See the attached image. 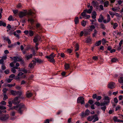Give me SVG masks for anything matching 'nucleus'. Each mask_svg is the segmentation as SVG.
I'll return each mask as SVG.
<instances>
[{
	"label": "nucleus",
	"instance_id": "obj_51",
	"mask_svg": "<svg viewBox=\"0 0 123 123\" xmlns=\"http://www.w3.org/2000/svg\"><path fill=\"white\" fill-rule=\"evenodd\" d=\"M6 109L5 107L3 105H0V109L1 110H4Z\"/></svg>",
	"mask_w": 123,
	"mask_h": 123
},
{
	"label": "nucleus",
	"instance_id": "obj_7",
	"mask_svg": "<svg viewBox=\"0 0 123 123\" xmlns=\"http://www.w3.org/2000/svg\"><path fill=\"white\" fill-rule=\"evenodd\" d=\"M40 37L38 35L35 36L33 40V42L35 43L38 42L40 40Z\"/></svg>",
	"mask_w": 123,
	"mask_h": 123
},
{
	"label": "nucleus",
	"instance_id": "obj_14",
	"mask_svg": "<svg viewBox=\"0 0 123 123\" xmlns=\"http://www.w3.org/2000/svg\"><path fill=\"white\" fill-rule=\"evenodd\" d=\"M93 119H94L92 121L93 123H94L98 120L99 119L97 115L95 114L93 116Z\"/></svg>",
	"mask_w": 123,
	"mask_h": 123
},
{
	"label": "nucleus",
	"instance_id": "obj_57",
	"mask_svg": "<svg viewBox=\"0 0 123 123\" xmlns=\"http://www.w3.org/2000/svg\"><path fill=\"white\" fill-rule=\"evenodd\" d=\"M0 105H6V102L4 101H2L0 102Z\"/></svg>",
	"mask_w": 123,
	"mask_h": 123
},
{
	"label": "nucleus",
	"instance_id": "obj_5",
	"mask_svg": "<svg viewBox=\"0 0 123 123\" xmlns=\"http://www.w3.org/2000/svg\"><path fill=\"white\" fill-rule=\"evenodd\" d=\"M77 102L78 103H80L81 104L85 103L84 98L82 97H78L77 100Z\"/></svg>",
	"mask_w": 123,
	"mask_h": 123
},
{
	"label": "nucleus",
	"instance_id": "obj_33",
	"mask_svg": "<svg viewBox=\"0 0 123 123\" xmlns=\"http://www.w3.org/2000/svg\"><path fill=\"white\" fill-rule=\"evenodd\" d=\"M107 23H109L111 20V17L110 15L109 14L107 15Z\"/></svg>",
	"mask_w": 123,
	"mask_h": 123
},
{
	"label": "nucleus",
	"instance_id": "obj_18",
	"mask_svg": "<svg viewBox=\"0 0 123 123\" xmlns=\"http://www.w3.org/2000/svg\"><path fill=\"white\" fill-rule=\"evenodd\" d=\"M111 24L112 25H113V28L114 29H115L118 26V25L116 23H111Z\"/></svg>",
	"mask_w": 123,
	"mask_h": 123
},
{
	"label": "nucleus",
	"instance_id": "obj_25",
	"mask_svg": "<svg viewBox=\"0 0 123 123\" xmlns=\"http://www.w3.org/2000/svg\"><path fill=\"white\" fill-rule=\"evenodd\" d=\"M90 113V112L89 110L88 109H87L85 111V115L86 116H88L89 115Z\"/></svg>",
	"mask_w": 123,
	"mask_h": 123
},
{
	"label": "nucleus",
	"instance_id": "obj_52",
	"mask_svg": "<svg viewBox=\"0 0 123 123\" xmlns=\"http://www.w3.org/2000/svg\"><path fill=\"white\" fill-rule=\"evenodd\" d=\"M117 61V60L116 58H114L111 59V61L113 62H115Z\"/></svg>",
	"mask_w": 123,
	"mask_h": 123
},
{
	"label": "nucleus",
	"instance_id": "obj_8",
	"mask_svg": "<svg viewBox=\"0 0 123 123\" xmlns=\"http://www.w3.org/2000/svg\"><path fill=\"white\" fill-rule=\"evenodd\" d=\"M19 97H16L12 101L13 103L15 105L19 104L20 102V100L19 99Z\"/></svg>",
	"mask_w": 123,
	"mask_h": 123
},
{
	"label": "nucleus",
	"instance_id": "obj_26",
	"mask_svg": "<svg viewBox=\"0 0 123 123\" xmlns=\"http://www.w3.org/2000/svg\"><path fill=\"white\" fill-rule=\"evenodd\" d=\"M6 24L4 22H3L2 21H0V26H4L5 27L6 26Z\"/></svg>",
	"mask_w": 123,
	"mask_h": 123
},
{
	"label": "nucleus",
	"instance_id": "obj_53",
	"mask_svg": "<svg viewBox=\"0 0 123 123\" xmlns=\"http://www.w3.org/2000/svg\"><path fill=\"white\" fill-rule=\"evenodd\" d=\"M101 97L100 96L97 97L96 98L97 101H98L99 100L101 99Z\"/></svg>",
	"mask_w": 123,
	"mask_h": 123
},
{
	"label": "nucleus",
	"instance_id": "obj_1",
	"mask_svg": "<svg viewBox=\"0 0 123 123\" xmlns=\"http://www.w3.org/2000/svg\"><path fill=\"white\" fill-rule=\"evenodd\" d=\"M25 107L23 104H20L18 105L14 106L12 108V109H14L17 110L19 113L21 114L22 113L23 111L25 109Z\"/></svg>",
	"mask_w": 123,
	"mask_h": 123
},
{
	"label": "nucleus",
	"instance_id": "obj_59",
	"mask_svg": "<svg viewBox=\"0 0 123 123\" xmlns=\"http://www.w3.org/2000/svg\"><path fill=\"white\" fill-rule=\"evenodd\" d=\"M15 75L14 74H12L10 75L9 76V78H11L13 79V78L14 77Z\"/></svg>",
	"mask_w": 123,
	"mask_h": 123
},
{
	"label": "nucleus",
	"instance_id": "obj_44",
	"mask_svg": "<svg viewBox=\"0 0 123 123\" xmlns=\"http://www.w3.org/2000/svg\"><path fill=\"white\" fill-rule=\"evenodd\" d=\"M15 62H11L10 64V66L11 67H14V66L15 65Z\"/></svg>",
	"mask_w": 123,
	"mask_h": 123
},
{
	"label": "nucleus",
	"instance_id": "obj_34",
	"mask_svg": "<svg viewBox=\"0 0 123 123\" xmlns=\"http://www.w3.org/2000/svg\"><path fill=\"white\" fill-rule=\"evenodd\" d=\"M32 94L31 93L28 92L26 94V96L27 97L29 98L31 96Z\"/></svg>",
	"mask_w": 123,
	"mask_h": 123
},
{
	"label": "nucleus",
	"instance_id": "obj_61",
	"mask_svg": "<svg viewBox=\"0 0 123 123\" xmlns=\"http://www.w3.org/2000/svg\"><path fill=\"white\" fill-rule=\"evenodd\" d=\"M95 104L97 106H99L100 105V103L98 102H96L95 103Z\"/></svg>",
	"mask_w": 123,
	"mask_h": 123
},
{
	"label": "nucleus",
	"instance_id": "obj_19",
	"mask_svg": "<svg viewBox=\"0 0 123 123\" xmlns=\"http://www.w3.org/2000/svg\"><path fill=\"white\" fill-rule=\"evenodd\" d=\"M34 34V32L31 30H29V34L28 35V36L32 37L33 36Z\"/></svg>",
	"mask_w": 123,
	"mask_h": 123
},
{
	"label": "nucleus",
	"instance_id": "obj_28",
	"mask_svg": "<svg viewBox=\"0 0 123 123\" xmlns=\"http://www.w3.org/2000/svg\"><path fill=\"white\" fill-rule=\"evenodd\" d=\"M16 69H15V67H14L11 69V71L13 73H15L16 72Z\"/></svg>",
	"mask_w": 123,
	"mask_h": 123
},
{
	"label": "nucleus",
	"instance_id": "obj_16",
	"mask_svg": "<svg viewBox=\"0 0 123 123\" xmlns=\"http://www.w3.org/2000/svg\"><path fill=\"white\" fill-rule=\"evenodd\" d=\"M97 14L95 11H93L92 14V18L93 19H95L96 18Z\"/></svg>",
	"mask_w": 123,
	"mask_h": 123
},
{
	"label": "nucleus",
	"instance_id": "obj_60",
	"mask_svg": "<svg viewBox=\"0 0 123 123\" xmlns=\"http://www.w3.org/2000/svg\"><path fill=\"white\" fill-rule=\"evenodd\" d=\"M15 85V83H14L13 84H8V87H11L13 86H14Z\"/></svg>",
	"mask_w": 123,
	"mask_h": 123
},
{
	"label": "nucleus",
	"instance_id": "obj_63",
	"mask_svg": "<svg viewBox=\"0 0 123 123\" xmlns=\"http://www.w3.org/2000/svg\"><path fill=\"white\" fill-rule=\"evenodd\" d=\"M7 58V56L6 55H5V56H3L2 57V59H3V60H5Z\"/></svg>",
	"mask_w": 123,
	"mask_h": 123
},
{
	"label": "nucleus",
	"instance_id": "obj_10",
	"mask_svg": "<svg viewBox=\"0 0 123 123\" xmlns=\"http://www.w3.org/2000/svg\"><path fill=\"white\" fill-rule=\"evenodd\" d=\"M36 64V62L34 61H32L29 64V67L31 68H32L34 67Z\"/></svg>",
	"mask_w": 123,
	"mask_h": 123
},
{
	"label": "nucleus",
	"instance_id": "obj_23",
	"mask_svg": "<svg viewBox=\"0 0 123 123\" xmlns=\"http://www.w3.org/2000/svg\"><path fill=\"white\" fill-rule=\"evenodd\" d=\"M113 120L115 122H118L119 121V119H118L117 117L116 116H114L113 118Z\"/></svg>",
	"mask_w": 123,
	"mask_h": 123
},
{
	"label": "nucleus",
	"instance_id": "obj_62",
	"mask_svg": "<svg viewBox=\"0 0 123 123\" xmlns=\"http://www.w3.org/2000/svg\"><path fill=\"white\" fill-rule=\"evenodd\" d=\"M92 59L94 61L98 59V57L97 56H93L92 58Z\"/></svg>",
	"mask_w": 123,
	"mask_h": 123
},
{
	"label": "nucleus",
	"instance_id": "obj_13",
	"mask_svg": "<svg viewBox=\"0 0 123 123\" xmlns=\"http://www.w3.org/2000/svg\"><path fill=\"white\" fill-rule=\"evenodd\" d=\"M93 9V7L92 6H90V8L88 10L87 9H85V11H86V12L88 14H90L91 13Z\"/></svg>",
	"mask_w": 123,
	"mask_h": 123
},
{
	"label": "nucleus",
	"instance_id": "obj_48",
	"mask_svg": "<svg viewBox=\"0 0 123 123\" xmlns=\"http://www.w3.org/2000/svg\"><path fill=\"white\" fill-rule=\"evenodd\" d=\"M3 100H5L7 98V96L6 94H4Z\"/></svg>",
	"mask_w": 123,
	"mask_h": 123
},
{
	"label": "nucleus",
	"instance_id": "obj_30",
	"mask_svg": "<svg viewBox=\"0 0 123 123\" xmlns=\"http://www.w3.org/2000/svg\"><path fill=\"white\" fill-rule=\"evenodd\" d=\"M19 66V64L18 62H16V63L15 64V66L14 67H15V69H19L20 68L19 67H18Z\"/></svg>",
	"mask_w": 123,
	"mask_h": 123
},
{
	"label": "nucleus",
	"instance_id": "obj_43",
	"mask_svg": "<svg viewBox=\"0 0 123 123\" xmlns=\"http://www.w3.org/2000/svg\"><path fill=\"white\" fill-rule=\"evenodd\" d=\"M7 89L6 88H4L2 90V91L4 94H5L7 91Z\"/></svg>",
	"mask_w": 123,
	"mask_h": 123
},
{
	"label": "nucleus",
	"instance_id": "obj_40",
	"mask_svg": "<svg viewBox=\"0 0 123 123\" xmlns=\"http://www.w3.org/2000/svg\"><path fill=\"white\" fill-rule=\"evenodd\" d=\"M19 71H22L24 73H27V70L25 69V68H23V69H22L21 70H19Z\"/></svg>",
	"mask_w": 123,
	"mask_h": 123
},
{
	"label": "nucleus",
	"instance_id": "obj_27",
	"mask_svg": "<svg viewBox=\"0 0 123 123\" xmlns=\"http://www.w3.org/2000/svg\"><path fill=\"white\" fill-rule=\"evenodd\" d=\"M93 119V116H89L87 118V120L89 121H91Z\"/></svg>",
	"mask_w": 123,
	"mask_h": 123
},
{
	"label": "nucleus",
	"instance_id": "obj_45",
	"mask_svg": "<svg viewBox=\"0 0 123 123\" xmlns=\"http://www.w3.org/2000/svg\"><path fill=\"white\" fill-rule=\"evenodd\" d=\"M81 25L83 26H85L86 25V23L84 21H82L81 22Z\"/></svg>",
	"mask_w": 123,
	"mask_h": 123
},
{
	"label": "nucleus",
	"instance_id": "obj_20",
	"mask_svg": "<svg viewBox=\"0 0 123 123\" xmlns=\"http://www.w3.org/2000/svg\"><path fill=\"white\" fill-rule=\"evenodd\" d=\"M32 55L31 54H30L29 55H26L25 56V58L27 60H28L30 59L32 57Z\"/></svg>",
	"mask_w": 123,
	"mask_h": 123
},
{
	"label": "nucleus",
	"instance_id": "obj_36",
	"mask_svg": "<svg viewBox=\"0 0 123 123\" xmlns=\"http://www.w3.org/2000/svg\"><path fill=\"white\" fill-rule=\"evenodd\" d=\"M75 51H77L79 50V46L78 44L77 43L76 44L75 46Z\"/></svg>",
	"mask_w": 123,
	"mask_h": 123
},
{
	"label": "nucleus",
	"instance_id": "obj_38",
	"mask_svg": "<svg viewBox=\"0 0 123 123\" xmlns=\"http://www.w3.org/2000/svg\"><path fill=\"white\" fill-rule=\"evenodd\" d=\"M91 41V39L90 37H88L86 39V42L87 43H90Z\"/></svg>",
	"mask_w": 123,
	"mask_h": 123
},
{
	"label": "nucleus",
	"instance_id": "obj_47",
	"mask_svg": "<svg viewBox=\"0 0 123 123\" xmlns=\"http://www.w3.org/2000/svg\"><path fill=\"white\" fill-rule=\"evenodd\" d=\"M33 13L31 12V10H29L28 12H27V14L31 16H32V14Z\"/></svg>",
	"mask_w": 123,
	"mask_h": 123
},
{
	"label": "nucleus",
	"instance_id": "obj_3",
	"mask_svg": "<svg viewBox=\"0 0 123 123\" xmlns=\"http://www.w3.org/2000/svg\"><path fill=\"white\" fill-rule=\"evenodd\" d=\"M16 29V28L14 26H12L8 24V33L10 35L13 34V32Z\"/></svg>",
	"mask_w": 123,
	"mask_h": 123
},
{
	"label": "nucleus",
	"instance_id": "obj_4",
	"mask_svg": "<svg viewBox=\"0 0 123 123\" xmlns=\"http://www.w3.org/2000/svg\"><path fill=\"white\" fill-rule=\"evenodd\" d=\"M23 73L22 72H19L17 74V76L16 77L15 79L17 80H19L22 78H25L26 76L25 75H23Z\"/></svg>",
	"mask_w": 123,
	"mask_h": 123
},
{
	"label": "nucleus",
	"instance_id": "obj_9",
	"mask_svg": "<svg viewBox=\"0 0 123 123\" xmlns=\"http://www.w3.org/2000/svg\"><path fill=\"white\" fill-rule=\"evenodd\" d=\"M27 14V11L26 10H25L24 12H20L19 13V16L20 18H22L23 17L25 16Z\"/></svg>",
	"mask_w": 123,
	"mask_h": 123
},
{
	"label": "nucleus",
	"instance_id": "obj_55",
	"mask_svg": "<svg viewBox=\"0 0 123 123\" xmlns=\"http://www.w3.org/2000/svg\"><path fill=\"white\" fill-rule=\"evenodd\" d=\"M29 31L28 30H25L24 31V33H25V34L28 36V35L29 34Z\"/></svg>",
	"mask_w": 123,
	"mask_h": 123
},
{
	"label": "nucleus",
	"instance_id": "obj_50",
	"mask_svg": "<svg viewBox=\"0 0 123 123\" xmlns=\"http://www.w3.org/2000/svg\"><path fill=\"white\" fill-rule=\"evenodd\" d=\"M6 68L4 64H2L1 66V69L3 70H4L6 69Z\"/></svg>",
	"mask_w": 123,
	"mask_h": 123
},
{
	"label": "nucleus",
	"instance_id": "obj_17",
	"mask_svg": "<svg viewBox=\"0 0 123 123\" xmlns=\"http://www.w3.org/2000/svg\"><path fill=\"white\" fill-rule=\"evenodd\" d=\"M104 19V17L102 14H100L99 18L98 20V22H101Z\"/></svg>",
	"mask_w": 123,
	"mask_h": 123
},
{
	"label": "nucleus",
	"instance_id": "obj_56",
	"mask_svg": "<svg viewBox=\"0 0 123 123\" xmlns=\"http://www.w3.org/2000/svg\"><path fill=\"white\" fill-rule=\"evenodd\" d=\"M88 102L90 104L92 105L93 104L94 102L92 100H89Z\"/></svg>",
	"mask_w": 123,
	"mask_h": 123
},
{
	"label": "nucleus",
	"instance_id": "obj_64",
	"mask_svg": "<svg viewBox=\"0 0 123 123\" xmlns=\"http://www.w3.org/2000/svg\"><path fill=\"white\" fill-rule=\"evenodd\" d=\"M114 102L116 103H117L118 100L117 98H115L114 99Z\"/></svg>",
	"mask_w": 123,
	"mask_h": 123
},
{
	"label": "nucleus",
	"instance_id": "obj_42",
	"mask_svg": "<svg viewBox=\"0 0 123 123\" xmlns=\"http://www.w3.org/2000/svg\"><path fill=\"white\" fill-rule=\"evenodd\" d=\"M109 2L108 1H106L104 3V6L105 7H107L108 6Z\"/></svg>",
	"mask_w": 123,
	"mask_h": 123
},
{
	"label": "nucleus",
	"instance_id": "obj_22",
	"mask_svg": "<svg viewBox=\"0 0 123 123\" xmlns=\"http://www.w3.org/2000/svg\"><path fill=\"white\" fill-rule=\"evenodd\" d=\"M75 24H77L79 22V18L78 17H76L74 19Z\"/></svg>",
	"mask_w": 123,
	"mask_h": 123
},
{
	"label": "nucleus",
	"instance_id": "obj_31",
	"mask_svg": "<svg viewBox=\"0 0 123 123\" xmlns=\"http://www.w3.org/2000/svg\"><path fill=\"white\" fill-rule=\"evenodd\" d=\"M35 60L36 62H37L39 63H42L43 62V61H42L41 59L38 58L36 59Z\"/></svg>",
	"mask_w": 123,
	"mask_h": 123
},
{
	"label": "nucleus",
	"instance_id": "obj_2",
	"mask_svg": "<svg viewBox=\"0 0 123 123\" xmlns=\"http://www.w3.org/2000/svg\"><path fill=\"white\" fill-rule=\"evenodd\" d=\"M55 55L53 53H52L49 55H46L45 57L47 59H49V61L51 62H55V60L54 58L55 56Z\"/></svg>",
	"mask_w": 123,
	"mask_h": 123
},
{
	"label": "nucleus",
	"instance_id": "obj_12",
	"mask_svg": "<svg viewBox=\"0 0 123 123\" xmlns=\"http://www.w3.org/2000/svg\"><path fill=\"white\" fill-rule=\"evenodd\" d=\"M6 115L0 114V119L2 121H5L6 120L7 117Z\"/></svg>",
	"mask_w": 123,
	"mask_h": 123
},
{
	"label": "nucleus",
	"instance_id": "obj_46",
	"mask_svg": "<svg viewBox=\"0 0 123 123\" xmlns=\"http://www.w3.org/2000/svg\"><path fill=\"white\" fill-rule=\"evenodd\" d=\"M22 94V92L21 91H17V95L19 96L21 95Z\"/></svg>",
	"mask_w": 123,
	"mask_h": 123
},
{
	"label": "nucleus",
	"instance_id": "obj_54",
	"mask_svg": "<svg viewBox=\"0 0 123 123\" xmlns=\"http://www.w3.org/2000/svg\"><path fill=\"white\" fill-rule=\"evenodd\" d=\"M106 108V107L105 106H104L103 107H101V109L104 111H105V110Z\"/></svg>",
	"mask_w": 123,
	"mask_h": 123
},
{
	"label": "nucleus",
	"instance_id": "obj_58",
	"mask_svg": "<svg viewBox=\"0 0 123 123\" xmlns=\"http://www.w3.org/2000/svg\"><path fill=\"white\" fill-rule=\"evenodd\" d=\"M102 44H104L106 43V40L104 38H103L102 39Z\"/></svg>",
	"mask_w": 123,
	"mask_h": 123
},
{
	"label": "nucleus",
	"instance_id": "obj_49",
	"mask_svg": "<svg viewBox=\"0 0 123 123\" xmlns=\"http://www.w3.org/2000/svg\"><path fill=\"white\" fill-rule=\"evenodd\" d=\"M90 17V16L89 15H86L84 18L86 19H88Z\"/></svg>",
	"mask_w": 123,
	"mask_h": 123
},
{
	"label": "nucleus",
	"instance_id": "obj_41",
	"mask_svg": "<svg viewBox=\"0 0 123 123\" xmlns=\"http://www.w3.org/2000/svg\"><path fill=\"white\" fill-rule=\"evenodd\" d=\"M97 32V31L96 30H94V33L92 34L93 37H94L96 35Z\"/></svg>",
	"mask_w": 123,
	"mask_h": 123
},
{
	"label": "nucleus",
	"instance_id": "obj_37",
	"mask_svg": "<svg viewBox=\"0 0 123 123\" xmlns=\"http://www.w3.org/2000/svg\"><path fill=\"white\" fill-rule=\"evenodd\" d=\"M28 21L30 22L31 24L33 23L34 21L33 19L32 18H29Z\"/></svg>",
	"mask_w": 123,
	"mask_h": 123
},
{
	"label": "nucleus",
	"instance_id": "obj_32",
	"mask_svg": "<svg viewBox=\"0 0 123 123\" xmlns=\"http://www.w3.org/2000/svg\"><path fill=\"white\" fill-rule=\"evenodd\" d=\"M65 68V69H68L70 67L69 64H66L64 66Z\"/></svg>",
	"mask_w": 123,
	"mask_h": 123
},
{
	"label": "nucleus",
	"instance_id": "obj_29",
	"mask_svg": "<svg viewBox=\"0 0 123 123\" xmlns=\"http://www.w3.org/2000/svg\"><path fill=\"white\" fill-rule=\"evenodd\" d=\"M8 20L10 21H13L14 19L12 16V15H10L8 18Z\"/></svg>",
	"mask_w": 123,
	"mask_h": 123
},
{
	"label": "nucleus",
	"instance_id": "obj_6",
	"mask_svg": "<svg viewBox=\"0 0 123 123\" xmlns=\"http://www.w3.org/2000/svg\"><path fill=\"white\" fill-rule=\"evenodd\" d=\"M10 58L12 59L14 62H17L21 61L22 60V57H19L18 56L14 57L13 58L11 57Z\"/></svg>",
	"mask_w": 123,
	"mask_h": 123
},
{
	"label": "nucleus",
	"instance_id": "obj_24",
	"mask_svg": "<svg viewBox=\"0 0 123 123\" xmlns=\"http://www.w3.org/2000/svg\"><path fill=\"white\" fill-rule=\"evenodd\" d=\"M118 82L121 84L123 83V77H121L118 79Z\"/></svg>",
	"mask_w": 123,
	"mask_h": 123
},
{
	"label": "nucleus",
	"instance_id": "obj_35",
	"mask_svg": "<svg viewBox=\"0 0 123 123\" xmlns=\"http://www.w3.org/2000/svg\"><path fill=\"white\" fill-rule=\"evenodd\" d=\"M101 41L99 40L98 42H97L95 44V46H99L100 45L101 43Z\"/></svg>",
	"mask_w": 123,
	"mask_h": 123
},
{
	"label": "nucleus",
	"instance_id": "obj_11",
	"mask_svg": "<svg viewBox=\"0 0 123 123\" xmlns=\"http://www.w3.org/2000/svg\"><path fill=\"white\" fill-rule=\"evenodd\" d=\"M115 86V84L113 82H111L109 83L108 85V87L111 89L114 88Z\"/></svg>",
	"mask_w": 123,
	"mask_h": 123
},
{
	"label": "nucleus",
	"instance_id": "obj_39",
	"mask_svg": "<svg viewBox=\"0 0 123 123\" xmlns=\"http://www.w3.org/2000/svg\"><path fill=\"white\" fill-rule=\"evenodd\" d=\"M86 11H85V10H84V11L81 13V15L84 18L85 16L86 15Z\"/></svg>",
	"mask_w": 123,
	"mask_h": 123
},
{
	"label": "nucleus",
	"instance_id": "obj_15",
	"mask_svg": "<svg viewBox=\"0 0 123 123\" xmlns=\"http://www.w3.org/2000/svg\"><path fill=\"white\" fill-rule=\"evenodd\" d=\"M109 97L107 96H105V101L104 102L107 104L109 102Z\"/></svg>",
	"mask_w": 123,
	"mask_h": 123
},
{
	"label": "nucleus",
	"instance_id": "obj_21",
	"mask_svg": "<svg viewBox=\"0 0 123 123\" xmlns=\"http://www.w3.org/2000/svg\"><path fill=\"white\" fill-rule=\"evenodd\" d=\"M10 93L13 95H17V91H15L13 90H11L10 91Z\"/></svg>",
	"mask_w": 123,
	"mask_h": 123
}]
</instances>
